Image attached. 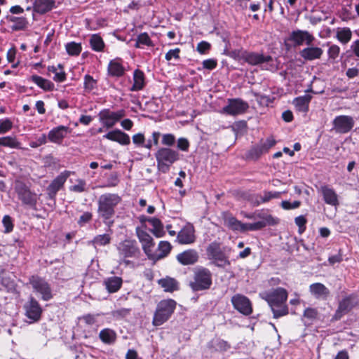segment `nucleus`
Returning a JSON list of instances; mask_svg holds the SVG:
<instances>
[{
	"label": "nucleus",
	"instance_id": "f257e3e1",
	"mask_svg": "<svg viewBox=\"0 0 359 359\" xmlns=\"http://www.w3.org/2000/svg\"><path fill=\"white\" fill-rule=\"evenodd\" d=\"M260 297L266 301L273 313L274 318L287 316L289 308L286 304L288 293L283 287H276L259 294Z\"/></svg>",
	"mask_w": 359,
	"mask_h": 359
},
{
	"label": "nucleus",
	"instance_id": "f03ea898",
	"mask_svg": "<svg viewBox=\"0 0 359 359\" xmlns=\"http://www.w3.org/2000/svg\"><path fill=\"white\" fill-rule=\"evenodd\" d=\"M122 198L116 193H104L97 200V215L108 227L114 223L116 207L121 203Z\"/></svg>",
	"mask_w": 359,
	"mask_h": 359
},
{
	"label": "nucleus",
	"instance_id": "7ed1b4c3",
	"mask_svg": "<svg viewBox=\"0 0 359 359\" xmlns=\"http://www.w3.org/2000/svg\"><path fill=\"white\" fill-rule=\"evenodd\" d=\"M212 285V273L209 269L198 266L194 269L192 280L189 283V287L193 292L208 290Z\"/></svg>",
	"mask_w": 359,
	"mask_h": 359
},
{
	"label": "nucleus",
	"instance_id": "20e7f679",
	"mask_svg": "<svg viewBox=\"0 0 359 359\" xmlns=\"http://www.w3.org/2000/svg\"><path fill=\"white\" fill-rule=\"evenodd\" d=\"M176 306L177 302L172 299L160 301L154 313L152 325L158 327L167 322L174 313Z\"/></svg>",
	"mask_w": 359,
	"mask_h": 359
},
{
	"label": "nucleus",
	"instance_id": "39448f33",
	"mask_svg": "<svg viewBox=\"0 0 359 359\" xmlns=\"http://www.w3.org/2000/svg\"><path fill=\"white\" fill-rule=\"evenodd\" d=\"M155 158L158 170L162 173H167L171 165L180 160V154L170 147H161L155 153Z\"/></svg>",
	"mask_w": 359,
	"mask_h": 359
},
{
	"label": "nucleus",
	"instance_id": "423d86ee",
	"mask_svg": "<svg viewBox=\"0 0 359 359\" xmlns=\"http://www.w3.org/2000/svg\"><path fill=\"white\" fill-rule=\"evenodd\" d=\"M14 189L23 205L36 209L39 197L36 192L30 189L29 186L24 181L17 179L14 182Z\"/></svg>",
	"mask_w": 359,
	"mask_h": 359
},
{
	"label": "nucleus",
	"instance_id": "0eeeda50",
	"mask_svg": "<svg viewBox=\"0 0 359 359\" xmlns=\"http://www.w3.org/2000/svg\"><path fill=\"white\" fill-rule=\"evenodd\" d=\"M206 253L208 259L218 268L224 269L231 265L228 256L221 248V243L217 241H213L208 245Z\"/></svg>",
	"mask_w": 359,
	"mask_h": 359
},
{
	"label": "nucleus",
	"instance_id": "6e6552de",
	"mask_svg": "<svg viewBox=\"0 0 359 359\" xmlns=\"http://www.w3.org/2000/svg\"><path fill=\"white\" fill-rule=\"evenodd\" d=\"M358 304V296L355 293H351L344 297L339 302L337 309L332 316L331 321L334 322L341 320L343 316L348 314Z\"/></svg>",
	"mask_w": 359,
	"mask_h": 359
},
{
	"label": "nucleus",
	"instance_id": "1a4fd4ad",
	"mask_svg": "<svg viewBox=\"0 0 359 359\" xmlns=\"http://www.w3.org/2000/svg\"><path fill=\"white\" fill-rule=\"evenodd\" d=\"M235 58L242 60L245 62L252 66L262 65L265 62H269L273 60L271 55H265L256 52L248 51L246 50H234L232 52Z\"/></svg>",
	"mask_w": 359,
	"mask_h": 359
},
{
	"label": "nucleus",
	"instance_id": "9d476101",
	"mask_svg": "<svg viewBox=\"0 0 359 359\" xmlns=\"http://www.w3.org/2000/svg\"><path fill=\"white\" fill-rule=\"evenodd\" d=\"M29 283L34 291L41 295L42 300L48 302L53 297L51 286L45 278L34 275L29 278Z\"/></svg>",
	"mask_w": 359,
	"mask_h": 359
},
{
	"label": "nucleus",
	"instance_id": "9b49d317",
	"mask_svg": "<svg viewBox=\"0 0 359 359\" xmlns=\"http://www.w3.org/2000/svg\"><path fill=\"white\" fill-rule=\"evenodd\" d=\"M135 233L144 254L149 260L153 261L156 251V243L153 238L146 231L139 227L135 228Z\"/></svg>",
	"mask_w": 359,
	"mask_h": 359
},
{
	"label": "nucleus",
	"instance_id": "f8f14e48",
	"mask_svg": "<svg viewBox=\"0 0 359 359\" xmlns=\"http://www.w3.org/2000/svg\"><path fill=\"white\" fill-rule=\"evenodd\" d=\"M314 39V36L308 31L297 29L290 34L285 46L287 49L291 47L288 42H291L294 47L302 46L304 42L306 45L310 46L313 43Z\"/></svg>",
	"mask_w": 359,
	"mask_h": 359
},
{
	"label": "nucleus",
	"instance_id": "ddd939ff",
	"mask_svg": "<svg viewBox=\"0 0 359 359\" xmlns=\"http://www.w3.org/2000/svg\"><path fill=\"white\" fill-rule=\"evenodd\" d=\"M126 116L123 109L112 111L109 109H103L98 114L99 121L106 128H111L121 118Z\"/></svg>",
	"mask_w": 359,
	"mask_h": 359
},
{
	"label": "nucleus",
	"instance_id": "4468645a",
	"mask_svg": "<svg viewBox=\"0 0 359 359\" xmlns=\"http://www.w3.org/2000/svg\"><path fill=\"white\" fill-rule=\"evenodd\" d=\"M25 316L30 320V323H36L41 320L43 309L39 302L33 297L30 296L23 306Z\"/></svg>",
	"mask_w": 359,
	"mask_h": 359
},
{
	"label": "nucleus",
	"instance_id": "2eb2a0df",
	"mask_svg": "<svg viewBox=\"0 0 359 359\" xmlns=\"http://www.w3.org/2000/svg\"><path fill=\"white\" fill-rule=\"evenodd\" d=\"M249 109V104L241 98L228 99L227 104L222 109V113L229 116H238L245 114Z\"/></svg>",
	"mask_w": 359,
	"mask_h": 359
},
{
	"label": "nucleus",
	"instance_id": "dca6fc26",
	"mask_svg": "<svg viewBox=\"0 0 359 359\" xmlns=\"http://www.w3.org/2000/svg\"><path fill=\"white\" fill-rule=\"evenodd\" d=\"M71 174V171L65 170L50 182L46 189V194L49 199H55L57 192L64 187L67 180Z\"/></svg>",
	"mask_w": 359,
	"mask_h": 359
},
{
	"label": "nucleus",
	"instance_id": "f3484780",
	"mask_svg": "<svg viewBox=\"0 0 359 359\" xmlns=\"http://www.w3.org/2000/svg\"><path fill=\"white\" fill-rule=\"evenodd\" d=\"M233 308L244 316H250L253 312L250 299L241 294H234L231 299Z\"/></svg>",
	"mask_w": 359,
	"mask_h": 359
},
{
	"label": "nucleus",
	"instance_id": "a211bd4d",
	"mask_svg": "<svg viewBox=\"0 0 359 359\" xmlns=\"http://www.w3.org/2000/svg\"><path fill=\"white\" fill-rule=\"evenodd\" d=\"M118 251L123 257L138 258L141 253L137 241L130 239L121 242L118 246Z\"/></svg>",
	"mask_w": 359,
	"mask_h": 359
},
{
	"label": "nucleus",
	"instance_id": "6ab92c4d",
	"mask_svg": "<svg viewBox=\"0 0 359 359\" xmlns=\"http://www.w3.org/2000/svg\"><path fill=\"white\" fill-rule=\"evenodd\" d=\"M333 128L338 133L345 134L350 132L355 125L353 118L347 115L336 116L332 121Z\"/></svg>",
	"mask_w": 359,
	"mask_h": 359
},
{
	"label": "nucleus",
	"instance_id": "aec40b11",
	"mask_svg": "<svg viewBox=\"0 0 359 359\" xmlns=\"http://www.w3.org/2000/svg\"><path fill=\"white\" fill-rule=\"evenodd\" d=\"M196 239L194 226L190 223L184 225L177 235V241L181 245L192 244Z\"/></svg>",
	"mask_w": 359,
	"mask_h": 359
},
{
	"label": "nucleus",
	"instance_id": "412c9836",
	"mask_svg": "<svg viewBox=\"0 0 359 359\" xmlns=\"http://www.w3.org/2000/svg\"><path fill=\"white\" fill-rule=\"evenodd\" d=\"M68 126H59L52 128L47 135L48 140L55 144H60L67 134L71 133Z\"/></svg>",
	"mask_w": 359,
	"mask_h": 359
},
{
	"label": "nucleus",
	"instance_id": "4be33fe9",
	"mask_svg": "<svg viewBox=\"0 0 359 359\" xmlns=\"http://www.w3.org/2000/svg\"><path fill=\"white\" fill-rule=\"evenodd\" d=\"M281 193L279 191H264L262 194H251L249 196L248 200L253 203L254 205L258 206L262 203H266L271 199L279 198Z\"/></svg>",
	"mask_w": 359,
	"mask_h": 359
},
{
	"label": "nucleus",
	"instance_id": "5701e85b",
	"mask_svg": "<svg viewBox=\"0 0 359 359\" xmlns=\"http://www.w3.org/2000/svg\"><path fill=\"white\" fill-rule=\"evenodd\" d=\"M176 259L182 265H193L198 261L199 255L195 249H188L179 253Z\"/></svg>",
	"mask_w": 359,
	"mask_h": 359
},
{
	"label": "nucleus",
	"instance_id": "b1692460",
	"mask_svg": "<svg viewBox=\"0 0 359 359\" xmlns=\"http://www.w3.org/2000/svg\"><path fill=\"white\" fill-rule=\"evenodd\" d=\"M123 60L121 57L111 60L107 67V74L112 77H121L125 74L126 69L123 65Z\"/></svg>",
	"mask_w": 359,
	"mask_h": 359
},
{
	"label": "nucleus",
	"instance_id": "393cba45",
	"mask_svg": "<svg viewBox=\"0 0 359 359\" xmlns=\"http://www.w3.org/2000/svg\"><path fill=\"white\" fill-rule=\"evenodd\" d=\"M103 137L110 141L118 142L122 146H128L130 144V136L119 129L108 132Z\"/></svg>",
	"mask_w": 359,
	"mask_h": 359
},
{
	"label": "nucleus",
	"instance_id": "a878e982",
	"mask_svg": "<svg viewBox=\"0 0 359 359\" xmlns=\"http://www.w3.org/2000/svg\"><path fill=\"white\" fill-rule=\"evenodd\" d=\"M320 191L326 204L335 207L339 205L338 195L333 188L328 185H323L320 188Z\"/></svg>",
	"mask_w": 359,
	"mask_h": 359
},
{
	"label": "nucleus",
	"instance_id": "bb28decb",
	"mask_svg": "<svg viewBox=\"0 0 359 359\" xmlns=\"http://www.w3.org/2000/svg\"><path fill=\"white\" fill-rule=\"evenodd\" d=\"M207 348L211 353H224L229 351L231 348V344L219 337L211 339L207 344Z\"/></svg>",
	"mask_w": 359,
	"mask_h": 359
},
{
	"label": "nucleus",
	"instance_id": "cd10ccee",
	"mask_svg": "<svg viewBox=\"0 0 359 359\" xmlns=\"http://www.w3.org/2000/svg\"><path fill=\"white\" fill-rule=\"evenodd\" d=\"M309 292L317 299L326 300L330 295V290L321 283L310 285Z\"/></svg>",
	"mask_w": 359,
	"mask_h": 359
},
{
	"label": "nucleus",
	"instance_id": "c85d7f7f",
	"mask_svg": "<svg viewBox=\"0 0 359 359\" xmlns=\"http://www.w3.org/2000/svg\"><path fill=\"white\" fill-rule=\"evenodd\" d=\"M6 20L8 22H12L13 25L11 26V29L13 32H19L25 30L29 25L28 20L26 17H16L14 15H7Z\"/></svg>",
	"mask_w": 359,
	"mask_h": 359
},
{
	"label": "nucleus",
	"instance_id": "c756f323",
	"mask_svg": "<svg viewBox=\"0 0 359 359\" xmlns=\"http://www.w3.org/2000/svg\"><path fill=\"white\" fill-rule=\"evenodd\" d=\"M323 54V50L319 47H306L299 52L300 56L308 61L320 59Z\"/></svg>",
	"mask_w": 359,
	"mask_h": 359
},
{
	"label": "nucleus",
	"instance_id": "7c9ffc66",
	"mask_svg": "<svg viewBox=\"0 0 359 359\" xmlns=\"http://www.w3.org/2000/svg\"><path fill=\"white\" fill-rule=\"evenodd\" d=\"M103 285L109 293H115L121 288L123 279L118 276L108 277L103 281Z\"/></svg>",
	"mask_w": 359,
	"mask_h": 359
},
{
	"label": "nucleus",
	"instance_id": "2f4dec72",
	"mask_svg": "<svg viewBox=\"0 0 359 359\" xmlns=\"http://www.w3.org/2000/svg\"><path fill=\"white\" fill-rule=\"evenodd\" d=\"M55 6V0H35L33 9L37 13L45 14L51 11Z\"/></svg>",
	"mask_w": 359,
	"mask_h": 359
},
{
	"label": "nucleus",
	"instance_id": "473e14b6",
	"mask_svg": "<svg viewBox=\"0 0 359 359\" xmlns=\"http://www.w3.org/2000/svg\"><path fill=\"white\" fill-rule=\"evenodd\" d=\"M172 250V245L168 241H161L159 242L156 251L153 261L154 262L167 257Z\"/></svg>",
	"mask_w": 359,
	"mask_h": 359
},
{
	"label": "nucleus",
	"instance_id": "72a5a7b5",
	"mask_svg": "<svg viewBox=\"0 0 359 359\" xmlns=\"http://www.w3.org/2000/svg\"><path fill=\"white\" fill-rule=\"evenodd\" d=\"M158 284L160 285L166 292H173L179 290L178 281L170 276L161 278L158 280Z\"/></svg>",
	"mask_w": 359,
	"mask_h": 359
},
{
	"label": "nucleus",
	"instance_id": "f704fd0d",
	"mask_svg": "<svg viewBox=\"0 0 359 359\" xmlns=\"http://www.w3.org/2000/svg\"><path fill=\"white\" fill-rule=\"evenodd\" d=\"M145 86V76L143 71L136 69L133 72V84L130 88L131 91L142 90Z\"/></svg>",
	"mask_w": 359,
	"mask_h": 359
},
{
	"label": "nucleus",
	"instance_id": "c9c22d12",
	"mask_svg": "<svg viewBox=\"0 0 359 359\" xmlns=\"http://www.w3.org/2000/svg\"><path fill=\"white\" fill-rule=\"evenodd\" d=\"M312 99L310 95L299 96L294 99L293 104L298 111L307 112L309 108V103Z\"/></svg>",
	"mask_w": 359,
	"mask_h": 359
},
{
	"label": "nucleus",
	"instance_id": "e433bc0d",
	"mask_svg": "<svg viewBox=\"0 0 359 359\" xmlns=\"http://www.w3.org/2000/svg\"><path fill=\"white\" fill-rule=\"evenodd\" d=\"M29 80L44 91H53L55 88V85L51 81L44 79L40 76L32 75Z\"/></svg>",
	"mask_w": 359,
	"mask_h": 359
},
{
	"label": "nucleus",
	"instance_id": "4c0bfd02",
	"mask_svg": "<svg viewBox=\"0 0 359 359\" xmlns=\"http://www.w3.org/2000/svg\"><path fill=\"white\" fill-rule=\"evenodd\" d=\"M100 339L105 344H113L116 341V332L110 328H104L99 333Z\"/></svg>",
	"mask_w": 359,
	"mask_h": 359
},
{
	"label": "nucleus",
	"instance_id": "58836bf2",
	"mask_svg": "<svg viewBox=\"0 0 359 359\" xmlns=\"http://www.w3.org/2000/svg\"><path fill=\"white\" fill-rule=\"evenodd\" d=\"M225 224L232 231H246V223H242L233 216L225 219Z\"/></svg>",
	"mask_w": 359,
	"mask_h": 359
},
{
	"label": "nucleus",
	"instance_id": "ea45409f",
	"mask_svg": "<svg viewBox=\"0 0 359 359\" xmlns=\"http://www.w3.org/2000/svg\"><path fill=\"white\" fill-rule=\"evenodd\" d=\"M266 153V149H263L260 144L252 146L245 154L247 160L257 161L263 154Z\"/></svg>",
	"mask_w": 359,
	"mask_h": 359
},
{
	"label": "nucleus",
	"instance_id": "a19ab883",
	"mask_svg": "<svg viewBox=\"0 0 359 359\" xmlns=\"http://www.w3.org/2000/svg\"><path fill=\"white\" fill-rule=\"evenodd\" d=\"M89 43L93 50L95 52L104 51L105 43L102 38L98 34L91 35Z\"/></svg>",
	"mask_w": 359,
	"mask_h": 359
},
{
	"label": "nucleus",
	"instance_id": "79ce46f5",
	"mask_svg": "<svg viewBox=\"0 0 359 359\" xmlns=\"http://www.w3.org/2000/svg\"><path fill=\"white\" fill-rule=\"evenodd\" d=\"M150 224L153 226L151 232L156 237L161 238L165 234L164 227L162 222L157 217H152L150 221Z\"/></svg>",
	"mask_w": 359,
	"mask_h": 359
},
{
	"label": "nucleus",
	"instance_id": "37998d69",
	"mask_svg": "<svg viewBox=\"0 0 359 359\" xmlns=\"http://www.w3.org/2000/svg\"><path fill=\"white\" fill-rule=\"evenodd\" d=\"M143 46H146L148 47H154V43L153 41L151 39L147 32H142L137 35L135 47L136 48H142Z\"/></svg>",
	"mask_w": 359,
	"mask_h": 359
},
{
	"label": "nucleus",
	"instance_id": "c03bdc74",
	"mask_svg": "<svg viewBox=\"0 0 359 359\" xmlns=\"http://www.w3.org/2000/svg\"><path fill=\"white\" fill-rule=\"evenodd\" d=\"M273 218L272 217V216L269 215L266 217V221L262 220V221H258L255 223H246V231H247L261 230V229H264V227H266L267 224H272L271 222V220H273Z\"/></svg>",
	"mask_w": 359,
	"mask_h": 359
},
{
	"label": "nucleus",
	"instance_id": "a18cd8bd",
	"mask_svg": "<svg viewBox=\"0 0 359 359\" xmlns=\"http://www.w3.org/2000/svg\"><path fill=\"white\" fill-rule=\"evenodd\" d=\"M83 89L87 93L97 89V81L90 74H86L83 77Z\"/></svg>",
	"mask_w": 359,
	"mask_h": 359
},
{
	"label": "nucleus",
	"instance_id": "49530a36",
	"mask_svg": "<svg viewBox=\"0 0 359 359\" xmlns=\"http://www.w3.org/2000/svg\"><path fill=\"white\" fill-rule=\"evenodd\" d=\"M20 142L17 140L15 137L6 136L0 137V145L12 148V149H20Z\"/></svg>",
	"mask_w": 359,
	"mask_h": 359
},
{
	"label": "nucleus",
	"instance_id": "de8ad7c7",
	"mask_svg": "<svg viewBox=\"0 0 359 359\" xmlns=\"http://www.w3.org/2000/svg\"><path fill=\"white\" fill-rule=\"evenodd\" d=\"M65 48L67 53L71 56H78L82 50L81 44L74 41L67 43L65 45Z\"/></svg>",
	"mask_w": 359,
	"mask_h": 359
},
{
	"label": "nucleus",
	"instance_id": "09e8293b",
	"mask_svg": "<svg viewBox=\"0 0 359 359\" xmlns=\"http://www.w3.org/2000/svg\"><path fill=\"white\" fill-rule=\"evenodd\" d=\"M337 39L342 43H347L352 37V32L348 27H344L337 33Z\"/></svg>",
	"mask_w": 359,
	"mask_h": 359
},
{
	"label": "nucleus",
	"instance_id": "8fccbe9b",
	"mask_svg": "<svg viewBox=\"0 0 359 359\" xmlns=\"http://www.w3.org/2000/svg\"><path fill=\"white\" fill-rule=\"evenodd\" d=\"M111 238L109 234L104 233L95 236L92 241L95 246H104L110 243Z\"/></svg>",
	"mask_w": 359,
	"mask_h": 359
},
{
	"label": "nucleus",
	"instance_id": "3c124183",
	"mask_svg": "<svg viewBox=\"0 0 359 359\" xmlns=\"http://www.w3.org/2000/svg\"><path fill=\"white\" fill-rule=\"evenodd\" d=\"M295 224L298 226L299 234H302L306 229L307 219L304 215H299L294 219Z\"/></svg>",
	"mask_w": 359,
	"mask_h": 359
},
{
	"label": "nucleus",
	"instance_id": "603ef678",
	"mask_svg": "<svg viewBox=\"0 0 359 359\" xmlns=\"http://www.w3.org/2000/svg\"><path fill=\"white\" fill-rule=\"evenodd\" d=\"M176 142L175 136L172 133L163 134L162 136L161 144L166 146V147H172Z\"/></svg>",
	"mask_w": 359,
	"mask_h": 359
},
{
	"label": "nucleus",
	"instance_id": "864d4df0",
	"mask_svg": "<svg viewBox=\"0 0 359 359\" xmlns=\"http://www.w3.org/2000/svg\"><path fill=\"white\" fill-rule=\"evenodd\" d=\"M119 183L118 176L116 172H113L107 179V183L106 184L100 186L102 188H110L115 187Z\"/></svg>",
	"mask_w": 359,
	"mask_h": 359
},
{
	"label": "nucleus",
	"instance_id": "5fc2aeb1",
	"mask_svg": "<svg viewBox=\"0 0 359 359\" xmlns=\"http://www.w3.org/2000/svg\"><path fill=\"white\" fill-rule=\"evenodd\" d=\"M2 224L4 227V233H8L13 231L14 225L11 216L4 215L2 219Z\"/></svg>",
	"mask_w": 359,
	"mask_h": 359
},
{
	"label": "nucleus",
	"instance_id": "6e6d98bb",
	"mask_svg": "<svg viewBox=\"0 0 359 359\" xmlns=\"http://www.w3.org/2000/svg\"><path fill=\"white\" fill-rule=\"evenodd\" d=\"M93 213L91 212H85L79 217L77 224L79 226H83L93 219Z\"/></svg>",
	"mask_w": 359,
	"mask_h": 359
},
{
	"label": "nucleus",
	"instance_id": "4d7b16f0",
	"mask_svg": "<svg viewBox=\"0 0 359 359\" xmlns=\"http://www.w3.org/2000/svg\"><path fill=\"white\" fill-rule=\"evenodd\" d=\"M253 94L257 102H259L261 105L268 106L273 102V100L270 97V96L261 95L258 93H254Z\"/></svg>",
	"mask_w": 359,
	"mask_h": 359
},
{
	"label": "nucleus",
	"instance_id": "13d9d810",
	"mask_svg": "<svg viewBox=\"0 0 359 359\" xmlns=\"http://www.w3.org/2000/svg\"><path fill=\"white\" fill-rule=\"evenodd\" d=\"M86 183L83 180H78V184L71 186L69 190L76 193H81L86 191Z\"/></svg>",
	"mask_w": 359,
	"mask_h": 359
},
{
	"label": "nucleus",
	"instance_id": "bf43d9fd",
	"mask_svg": "<svg viewBox=\"0 0 359 359\" xmlns=\"http://www.w3.org/2000/svg\"><path fill=\"white\" fill-rule=\"evenodd\" d=\"M302 203L300 201H294L290 203L288 201H283L280 203V206L284 210H292L298 208L301 205Z\"/></svg>",
	"mask_w": 359,
	"mask_h": 359
},
{
	"label": "nucleus",
	"instance_id": "052dcab7",
	"mask_svg": "<svg viewBox=\"0 0 359 359\" xmlns=\"http://www.w3.org/2000/svg\"><path fill=\"white\" fill-rule=\"evenodd\" d=\"M181 52L180 48H176L175 49L169 50L165 55V59L167 61H170L172 58L179 60L180 58V53Z\"/></svg>",
	"mask_w": 359,
	"mask_h": 359
},
{
	"label": "nucleus",
	"instance_id": "680f3d73",
	"mask_svg": "<svg viewBox=\"0 0 359 359\" xmlns=\"http://www.w3.org/2000/svg\"><path fill=\"white\" fill-rule=\"evenodd\" d=\"M211 48V44L207 41H202L197 44L196 50L201 54L207 53Z\"/></svg>",
	"mask_w": 359,
	"mask_h": 359
},
{
	"label": "nucleus",
	"instance_id": "e2e57ef3",
	"mask_svg": "<svg viewBox=\"0 0 359 359\" xmlns=\"http://www.w3.org/2000/svg\"><path fill=\"white\" fill-rule=\"evenodd\" d=\"M177 149L182 151H188L190 144L189 140L185 137H180L177 140Z\"/></svg>",
	"mask_w": 359,
	"mask_h": 359
},
{
	"label": "nucleus",
	"instance_id": "0e129e2a",
	"mask_svg": "<svg viewBox=\"0 0 359 359\" xmlns=\"http://www.w3.org/2000/svg\"><path fill=\"white\" fill-rule=\"evenodd\" d=\"M203 68L208 70H213L217 66V60L214 58L207 59L202 62Z\"/></svg>",
	"mask_w": 359,
	"mask_h": 359
},
{
	"label": "nucleus",
	"instance_id": "69168bd1",
	"mask_svg": "<svg viewBox=\"0 0 359 359\" xmlns=\"http://www.w3.org/2000/svg\"><path fill=\"white\" fill-rule=\"evenodd\" d=\"M13 127V123L9 119L0 122V134H4L11 130Z\"/></svg>",
	"mask_w": 359,
	"mask_h": 359
},
{
	"label": "nucleus",
	"instance_id": "338daca9",
	"mask_svg": "<svg viewBox=\"0 0 359 359\" xmlns=\"http://www.w3.org/2000/svg\"><path fill=\"white\" fill-rule=\"evenodd\" d=\"M133 142L137 147H143L144 143L145 142V137L143 133H139L135 134L133 137Z\"/></svg>",
	"mask_w": 359,
	"mask_h": 359
},
{
	"label": "nucleus",
	"instance_id": "774afa93",
	"mask_svg": "<svg viewBox=\"0 0 359 359\" xmlns=\"http://www.w3.org/2000/svg\"><path fill=\"white\" fill-rule=\"evenodd\" d=\"M339 52L340 48L337 45L333 44L329 48L327 54L330 59L335 60L338 57Z\"/></svg>",
	"mask_w": 359,
	"mask_h": 359
}]
</instances>
